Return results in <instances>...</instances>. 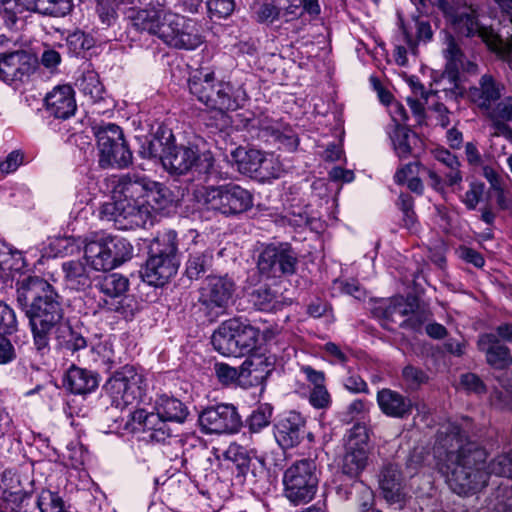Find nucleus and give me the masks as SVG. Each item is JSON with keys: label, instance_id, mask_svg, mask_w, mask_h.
Listing matches in <instances>:
<instances>
[{"label": "nucleus", "instance_id": "23", "mask_svg": "<svg viewBox=\"0 0 512 512\" xmlns=\"http://www.w3.org/2000/svg\"><path fill=\"white\" fill-rule=\"evenodd\" d=\"M376 399L382 413L389 417L403 419L412 413V400L392 389L379 390Z\"/></svg>", "mask_w": 512, "mask_h": 512}, {"label": "nucleus", "instance_id": "50", "mask_svg": "<svg viewBox=\"0 0 512 512\" xmlns=\"http://www.w3.org/2000/svg\"><path fill=\"white\" fill-rule=\"evenodd\" d=\"M272 407L265 404L255 409L248 418V426L252 432H259L270 424Z\"/></svg>", "mask_w": 512, "mask_h": 512}, {"label": "nucleus", "instance_id": "62", "mask_svg": "<svg viewBox=\"0 0 512 512\" xmlns=\"http://www.w3.org/2000/svg\"><path fill=\"white\" fill-rule=\"evenodd\" d=\"M483 193V185L471 184L463 197V203L468 210H475Z\"/></svg>", "mask_w": 512, "mask_h": 512}, {"label": "nucleus", "instance_id": "10", "mask_svg": "<svg viewBox=\"0 0 512 512\" xmlns=\"http://www.w3.org/2000/svg\"><path fill=\"white\" fill-rule=\"evenodd\" d=\"M318 483L319 473L314 459L298 460L284 472L285 495L295 505L311 501Z\"/></svg>", "mask_w": 512, "mask_h": 512}, {"label": "nucleus", "instance_id": "57", "mask_svg": "<svg viewBox=\"0 0 512 512\" xmlns=\"http://www.w3.org/2000/svg\"><path fill=\"white\" fill-rule=\"evenodd\" d=\"M309 401L313 407L323 409L329 406L331 398L325 386L320 385L314 386L310 393Z\"/></svg>", "mask_w": 512, "mask_h": 512}, {"label": "nucleus", "instance_id": "9", "mask_svg": "<svg viewBox=\"0 0 512 512\" xmlns=\"http://www.w3.org/2000/svg\"><path fill=\"white\" fill-rule=\"evenodd\" d=\"M96 288L103 294L98 306L108 312H115L130 320L139 311L140 305L134 295L126 294L129 281L126 277L113 273L103 276L96 283Z\"/></svg>", "mask_w": 512, "mask_h": 512}, {"label": "nucleus", "instance_id": "35", "mask_svg": "<svg viewBox=\"0 0 512 512\" xmlns=\"http://www.w3.org/2000/svg\"><path fill=\"white\" fill-rule=\"evenodd\" d=\"M56 340L58 345L71 353L78 352L87 347L86 338L76 328L66 323H61L56 328Z\"/></svg>", "mask_w": 512, "mask_h": 512}, {"label": "nucleus", "instance_id": "52", "mask_svg": "<svg viewBox=\"0 0 512 512\" xmlns=\"http://www.w3.org/2000/svg\"><path fill=\"white\" fill-rule=\"evenodd\" d=\"M439 84L443 85L442 89L435 91L436 94L443 93L444 98L446 100H457L460 97L464 96L465 90L459 84V74L455 77V79H443V75L439 81Z\"/></svg>", "mask_w": 512, "mask_h": 512}, {"label": "nucleus", "instance_id": "22", "mask_svg": "<svg viewBox=\"0 0 512 512\" xmlns=\"http://www.w3.org/2000/svg\"><path fill=\"white\" fill-rule=\"evenodd\" d=\"M454 25L457 31L466 37L478 35L488 48L492 50L498 47L501 36L492 29L480 26L474 11L461 12L455 16Z\"/></svg>", "mask_w": 512, "mask_h": 512}, {"label": "nucleus", "instance_id": "55", "mask_svg": "<svg viewBox=\"0 0 512 512\" xmlns=\"http://www.w3.org/2000/svg\"><path fill=\"white\" fill-rule=\"evenodd\" d=\"M208 11L219 18L229 16L234 10V0H207Z\"/></svg>", "mask_w": 512, "mask_h": 512}, {"label": "nucleus", "instance_id": "25", "mask_svg": "<svg viewBox=\"0 0 512 512\" xmlns=\"http://www.w3.org/2000/svg\"><path fill=\"white\" fill-rule=\"evenodd\" d=\"M262 366L267 368L265 372L268 375L271 372V368H269L270 364L267 363V358H263L259 355H252L247 357L242 363L241 372H239L237 368L225 363L215 364V372L220 382L228 384L237 380L240 375L244 374V372L251 375L254 372L264 371V369H261Z\"/></svg>", "mask_w": 512, "mask_h": 512}, {"label": "nucleus", "instance_id": "46", "mask_svg": "<svg viewBox=\"0 0 512 512\" xmlns=\"http://www.w3.org/2000/svg\"><path fill=\"white\" fill-rule=\"evenodd\" d=\"M77 86L84 95L89 96L93 101L102 98L103 86L99 81L98 75L94 72L83 74L77 80Z\"/></svg>", "mask_w": 512, "mask_h": 512}, {"label": "nucleus", "instance_id": "49", "mask_svg": "<svg viewBox=\"0 0 512 512\" xmlns=\"http://www.w3.org/2000/svg\"><path fill=\"white\" fill-rule=\"evenodd\" d=\"M282 170L278 159L271 154L263 153L260 167L257 168L255 177L260 179L279 178Z\"/></svg>", "mask_w": 512, "mask_h": 512}, {"label": "nucleus", "instance_id": "19", "mask_svg": "<svg viewBox=\"0 0 512 512\" xmlns=\"http://www.w3.org/2000/svg\"><path fill=\"white\" fill-rule=\"evenodd\" d=\"M179 265V259L149 254L141 276L149 285L163 286L176 275Z\"/></svg>", "mask_w": 512, "mask_h": 512}, {"label": "nucleus", "instance_id": "45", "mask_svg": "<svg viewBox=\"0 0 512 512\" xmlns=\"http://www.w3.org/2000/svg\"><path fill=\"white\" fill-rule=\"evenodd\" d=\"M352 491L355 493V502L359 512L375 511V498L373 490L363 481L355 480L352 484Z\"/></svg>", "mask_w": 512, "mask_h": 512}, {"label": "nucleus", "instance_id": "34", "mask_svg": "<svg viewBox=\"0 0 512 512\" xmlns=\"http://www.w3.org/2000/svg\"><path fill=\"white\" fill-rule=\"evenodd\" d=\"M235 327V346L234 357L249 355L257 345L259 331L251 326L236 319Z\"/></svg>", "mask_w": 512, "mask_h": 512}, {"label": "nucleus", "instance_id": "24", "mask_svg": "<svg viewBox=\"0 0 512 512\" xmlns=\"http://www.w3.org/2000/svg\"><path fill=\"white\" fill-rule=\"evenodd\" d=\"M64 280L68 288L85 291L95 281V270L82 260H71L62 264Z\"/></svg>", "mask_w": 512, "mask_h": 512}, {"label": "nucleus", "instance_id": "3", "mask_svg": "<svg viewBox=\"0 0 512 512\" xmlns=\"http://www.w3.org/2000/svg\"><path fill=\"white\" fill-rule=\"evenodd\" d=\"M128 18L137 30L157 35L173 48L194 50L203 42L194 21L167 11L159 0L143 9H131Z\"/></svg>", "mask_w": 512, "mask_h": 512}, {"label": "nucleus", "instance_id": "6", "mask_svg": "<svg viewBox=\"0 0 512 512\" xmlns=\"http://www.w3.org/2000/svg\"><path fill=\"white\" fill-rule=\"evenodd\" d=\"M162 165L171 174L196 173L204 182L220 178L210 151L200 152L197 146L175 145L166 140Z\"/></svg>", "mask_w": 512, "mask_h": 512}, {"label": "nucleus", "instance_id": "33", "mask_svg": "<svg viewBox=\"0 0 512 512\" xmlns=\"http://www.w3.org/2000/svg\"><path fill=\"white\" fill-rule=\"evenodd\" d=\"M353 445L355 444L346 445L341 470L343 474L351 478H358L368 464V450L355 448Z\"/></svg>", "mask_w": 512, "mask_h": 512}, {"label": "nucleus", "instance_id": "64", "mask_svg": "<svg viewBox=\"0 0 512 512\" xmlns=\"http://www.w3.org/2000/svg\"><path fill=\"white\" fill-rule=\"evenodd\" d=\"M61 62V55L53 48H46L41 57L40 63L49 70H54Z\"/></svg>", "mask_w": 512, "mask_h": 512}, {"label": "nucleus", "instance_id": "15", "mask_svg": "<svg viewBox=\"0 0 512 512\" xmlns=\"http://www.w3.org/2000/svg\"><path fill=\"white\" fill-rule=\"evenodd\" d=\"M199 424L208 434H233L242 426L241 417L232 404H218L204 409Z\"/></svg>", "mask_w": 512, "mask_h": 512}, {"label": "nucleus", "instance_id": "48", "mask_svg": "<svg viewBox=\"0 0 512 512\" xmlns=\"http://www.w3.org/2000/svg\"><path fill=\"white\" fill-rule=\"evenodd\" d=\"M17 331L18 321L15 311L0 301V336H11Z\"/></svg>", "mask_w": 512, "mask_h": 512}, {"label": "nucleus", "instance_id": "14", "mask_svg": "<svg viewBox=\"0 0 512 512\" xmlns=\"http://www.w3.org/2000/svg\"><path fill=\"white\" fill-rule=\"evenodd\" d=\"M100 217L113 222L119 230H133L145 226L149 219V210L139 201L112 199L101 206Z\"/></svg>", "mask_w": 512, "mask_h": 512}, {"label": "nucleus", "instance_id": "38", "mask_svg": "<svg viewBox=\"0 0 512 512\" xmlns=\"http://www.w3.org/2000/svg\"><path fill=\"white\" fill-rule=\"evenodd\" d=\"M445 41L446 48L443 53L447 64L443 72V79L447 78L453 80L458 75V71L463 65V53L451 34L445 35Z\"/></svg>", "mask_w": 512, "mask_h": 512}, {"label": "nucleus", "instance_id": "26", "mask_svg": "<svg viewBox=\"0 0 512 512\" xmlns=\"http://www.w3.org/2000/svg\"><path fill=\"white\" fill-rule=\"evenodd\" d=\"M379 485L383 497L390 504L401 503L404 500L403 478L397 465L390 463L383 467Z\"/></svg>", "mask_w": 512, "mask_h": 512}, {"label": "nucleus", "instance_id": "58", "mask_svg": "<svg viewBox=\"0 0 512 512\" xmlns=\"http://www.w3.org/2000/svg\"><path fill=\"white\" fill-rule=\"evenodd\" d=\"M24 156L19 150L10 152L5 160L0 162V172L2 174H10L15 172L23 163Z\"/></svg>", "mask_w": 512, "mask_h": 512}, {"label": "nucleus", "instance_id": "8", "mask_svg": "<svg viewBox=\"0 0 512 512\" xmlns=\"http://www.w3.org/2000/svg\"><path fill=\"white\" fill-rule=\"evenodd\" d=\"M101 168L124 169L132 164V152L120 126L106 123L94 128Z\"/></svg>", "mask_w": 512, "mask_h": 512}, {"label": "nucleus", "instance_id": "27", "mask_svg": "<svg viewBox=\"0 0 512 512\" xmlns=\"http://www.w3.org/2000/svg\"><path fill=\"white\" fill-rule=\"evenodd\" d=\"M64 383L71 393L85 395L97 389L99 375L92 370L73 365L67 371Z\"/></svg>", "mask_w": 512, "mask_h": 512}, {"label": "nucleus", "instance_id": "47", "mask_svg": "<svg viewBox=\"0 0 512 512\" xmlns=\"http://www.w3.org/2000/svg\"><path fill=\"white\" fill-rule=\"evenodd\" d=\"M165 149L166 143H163L161 139L157 137H145L140 140L138 154L143 159L159 158L162 161V155L164 154Z\"/></svg>", "mask_w": 512, "mask_h": 512}, {"label": "nucleus", "instance_id": "20", "mask_svg": "<svg viewBox=\"0 0 512 512\" xmlns=\"http://www.w3.org/2000/svg\"><path fill=\"white\" fill-rule=\"evenodd\" d=\"M477 348L484 353L487 364L495 369H506L512 364L510 349L494 333L479 335Z\"/></svg>", "mask_w": 512, "mask_h": 512}, {"label": "nucleus", "instance_id": "16", "mask_svg": "<svg viewBox=\"0 0 512 512\" xmlns=\"http://www.w3.org/2000/svg\"><path fill=\"white\" fill-rule=\"evenodd\" d=\"M34 69L35 59L25 50L0 53V79L7 84L24 82Z\"/></svg>", "mask_w": 512, "mask_h": 512}, {"label": "nucleus", "instance_id": "39", "mask_svg": "<svg viewBox=\"0 0 512 512\" xmlns=\"http://www.w3.org/2000/svg\"><path fill=\"white\" fill-rule=\"evenodd\" d=\"M213 253L209 249L191 252L186 263V275L189 279H199L212 266Z\"/></svg>", "mask_w": 512, "mask_h": 512}, {"label": "nucleus", "instance_id": "18", "mask_svg": "<svg viewBox=\"0 0 512 512\" xmlns=\"http://www.w3.org/2000/svg\"><path fill=\"white\" fill-rule=\"evenodd\" d=\"M305 419L300 413L290 411L281 417L274 426V437L283 449L300 444L305 435Z\"/></svg>", "mask_w": 512, "mask_h": 512}, {"label": "nucleus", "instance_id": "7", "mask_svg": "<svg viewBox=\"0 0 512 512\" xmlns=\"http://www.w3.org/2000/svg\"><path fill=\"white\" fill-rule=\"evenodd\" d=\"M198 201L208 210L225 216L243 213L253 205L251 193L234 183L206 186L200 191Z\"/></svg>", "mask_w": 512, "mask_h": 512}, {"label": "nucleus", "instance_id": "40", "mask_svg": "<svg viewBox=\"0 0 512 512\" xmlns=\"http://www.w3.org/2000/svg\"><path fill=\"white\" fill-rule=\"evenodd\" d=\"M262 155L263 153L259 150L243 148H238L233 153L239 172L253 177L256 175L257 168L260 167Z\"/></svg>", "mask_w": 512, "mask_h": 512}, {"label": "nucleus", "instance_id": "31", "mask_svg": "<svg viewBox=\"0 0 512 512\" xmlns=\"http://www.w3.org/2000/svg\"><path fill=\"white\" fill-rule=\"evenodd\" d=\"M143 424L144 430L151 431L150 438L156 442H165L172 436L173 430L169 425V420L154 415V413H145L137 411L133 417Z\"/></svg>", "mask_w": 512, "mask_h": 512}, {"label": "nucleus", "instance_id": "56", "mask_svg": "<svg viewBox=\"0 0 512 512\" xmlns=\"http://www.w3.org/2000/svg\"><path fill=\"white\" fill-rule=\"evenodd\" d=\"M5 10H10L14 15L24 12L36 13V0H2Z\"/></svg>", "mask_w": 512, "mask_h": 512}, {"label": "nucleus", "instance_id": "28", "mask_svg": "<svg viewBox=\"0 0 512 512\" xmlns=\"http://www.w3.org/2000/svg\"><path fill=\"white\" fill-rule=\"evenodd\" d=\"M84 260L95 271L112 270V258L104 236L97 237L85 244Z\"/></svg>", "mask_w": 512, "mask_h": 512}, {"label": "nucleus", "instance_id": "53", "mask_svg": "<svg viewBox=\"0 0 512 512\" xmlns=\"http://www.w3.org/2000/svg\"><path fill=\"white\" fill-rule=\"evenodd\" d=\"M368 440L369 434L367 427L364 424L356 423L348 432L346 445L354 443L355 448L368 450Z\"/></svg>", "mask_w": 512, "mask_h": 512}, {"label": "nucleus", "instance_id": "5", "mask_svg": "<svg viewBox=\"0 0 512 512\" xmlns=\"http://www.w3.org/2000/svg\"><path fill=\"white\" fill-rule=\"evenodd\" d=\"M505 85L491 74H483L477 83L466 92L467 99L483 115L489 118L499 130L509 127L512 121V97H502Z\"/></svg>", "mask_w": 512, "mask_h": 512}, {"label": "nucleus", "instance_id": "44", "mask_svg": "<svg viewBox=\"0 0 512 512\" xmlns=\"http://www.w3.org/2000/svg\"><path fill=\"white\" fill-rule=\"evenodd\" d=\"M415 137L411 131L401 124H395V129L391 134V140L394 150L398 157L406 158L411 154V138Z\"/></svg>", "mask_w": 512, "mask_h": 512}, {"label": "nucleus", "instance_id": "30", "mask_svg": "<svg viewBox=\"0 0 512 512\" xmlns=\"http://www.w3.org/2000/svg\"><path fill=\"white\" fill-rule=\"evenodd\" d=\"M155 410L154 415L170 422L183 423L188 416V409L180 400L165 394L156 399Z\"/></svg>", "mask_w": 512, "mask_h": 512}, {"label": "nucleus", "instance_id": "61", "mask_svg": "<svg viewBox=\"0 0 512 512\" xmlns=\"http://www.w3.org/2000/svg\"><path fill=\"white\" fill-rule=\"evenodd\" d=\"M256 14H257V20L259 22H270L271 23L280 17L281 8H278L277 6H275L271 3H264L259 7Z\"/></svg>", "mask_w": 512, "mask_h": 512}, {"label": "nucleus", "instance_id": "4", "mask_svg": "<svg viewBox=\"0 0 512 512\" xmlns=\"http://www.w3.org/2000/svg\"><path fill=\"white\" fill-rule=\"evenodd\" d=\"M188 88L207 108L220 112L235 111L247 100L242 86L219 81L213 72L195 71L188 80Z\"/></svg>", "mask_w": 512, "mask_h": 512}, {"label": "nucleus", "instance_id": "29", "mask_svg": "<svg viewBox=\"0 0 512 512\" xmlns=\"http://www.w3.org/2000/svg\"><path fill=\"white\" fill-rule=\"evenodd\" d=\"M249 302L260 311H278L287 304L286 299L277 290L268 285H260L249 293Z\"/></svg>", "mask_w": 512, "mask_h": 512}, {"label": "nucleus", "instance_id": "54", "mask_svg": "<svg viewBox=\"0 0 512 512\" xmlns=\"http://www.w3.org/2000/svg\"><path fill=\"white\" fill-rule=\"evenodd\" d=\"M67 43L70 49L76 54L92 47V39L81 31H76L70 34L67 38Z\"/></svg>", "mask_w": 512, "mask_h": 512}, {"label": "nucleus", "instance_id": "60", "mask_svg": "<svg viewBox=\"0 0 512 512\" xmlns=\"http://www.w3.org/2000/svg\"><path fill=\"white\" fill-rule=\"evenodd\" d=\"M366 410V402L361 399H356L347 406L346 411L343 412L342 420L345 422H351L361 417Z\"/></svg>", "mask_w": 512, "mask_h": 512}, {"label": "nucleus", "instance_id": "41", "mask_svg": "<svg viewBox=\"0 0 512 512\" xmlns=\"http://www.w3.org/2000/svg\"><path fill=\"white\" fill-rule=\"evenodd\" d=\"M402 32L408 47L413 53H416L417 43H427L433 38V30L429 21L421 20L419 18L414 19V28L416 31V37L413 38L411 32L402 24Z\"/></svg>", "mask_w": 512, "mask_h": 512}, {"label": "nucleus", "instance_id": "13", "mask_svg": "<svg viewBox=\"0 0 512 512\" xmlns=\"http://www.w3.org/2000/svg\"><path fill=\"white\" fill-rule=\"evenodd\" d=\"M297 265L298 255L288 243L265 246L257 259L259 273L267 278L291 276Z\"/></svg>", "mask_w": 512, "mask_h": 512}, {"label": "nucleus", "instance_id": "1", "mask_svg": "<svg viewBox=\"0 0 512 512\" xmlns=\"http://www.w3.org/2000/svg\"><path fill=\"white\" fill-rule=\"evenodd\" d=\"M439 472L446 478L451 490L458 495L480 491L487 485L490 474L512 478V451L494 458L484 470L485 452L468 442L459 428L439 434L434 447Z\"/></svg>", "mask_w": 512, "mask_h": 512}, {"label": "nucleus", "instance_id": "2", "mask_svg": "<svg viewBox=\"0 0 512 512\" xmlns=\"http://www.w3.org/2000/svg\"><path fill=\"white\" fill-rule=\"evenodd\" d=\"M17 302L25 312L36 350L49 347V334L64 319L63 298L45 279L27 276L17 282Z\"/></svg>", "mask_w": 512, "mask_h": 512}, {"label": "nucleus", "instance_id": "17", "mask_svg": "<svg viewBox=\"0 0 512 512\" xmlns=\"http://www.w3.org/2000/svg\"><path fill=\"white\" fill-rule=\"evenodd\" d=\"M112 199H139L147 197L156 200L152 186L154 182L136 173H127L120 176H113L111 179Z\"/></svg>", "mask_w": 512, "mask_h": 512}, {"label": "nucleus", "instance_id": "59", "mask_svg": "<svg viewBox=\"0 0 512 512\" xmlns=\"http://www.w3.org/2000/svg\"><path fill=\"white\" fill-rule=\"evenodd\" d=\"M97 12L103 24L110 26L116 20V9L110 0H99Z\"/></svg>", "mask_w": 512, "mask_h": 512}, {"label": "nucleus", "instance_id": "43", "mask_svg": "<svg viewBox=\"0 0 512 512\" xmlns=\"http://www.w3.org/2000/svg\"><path fill=\"white\" fill-rule=\"evenodd\" d=\"M72 0H36V14L46 17H64L72 10Z\"/></svg>", "mask_w": 512, "mask_h": 512}, {"label": "nucleus", "instance_id": "36", "mask_svg": "<svg viewBox=\"0 0 512 512\" xmlns=\"http://www.w3.org/2000/svg\"><path fill=\"white\" fill-rule=\"evenodd\" d=\"M417 308L415 298H405L403 296L394 297L385 307H378L376 312L385 320L395 322L396 316L405 317L414 314Z\"/></svg>", "mask_w": 512, "mask_h": 512}, {"label": "nucleus", "instance_id": "63", "mask_svg": "<svg viewBox=\"0 0 512 512\" xmlns=\"http://www.w3.org/2000/svg\"><path fill=\"white\" fill-rule=\"evenodd\" d=\"M343 384L352 393H368V385L359 375L347 376L343 380Z\"/></svg>", "mask_w": 512, "mask_h": 512}, {"label": "nucleus", "instance_id": "21", "mask_svg": "<svg viewBox=\"0 0 512 512\" xmlns=\"http://www.w3.org/2000/svg\"><path fill=\"white\" fill-rule=\"evenodd\" d=\"M47 112L58 119H68L74 115L77 106L74 90L69 85L55 87L45 97Z\"/></svg>", "mask_w": 512, "mask_h": 512}, {"label": "nucleus", "instance_id": "32", "mask_svg": "<svg viewBox=\"0 0 512 512\" xmlns=\"http://www.w3.org/2000/svg\"><path fill=\"white\" fill-rule=\"evenodd\" d=\"M235 325L236 319H229L223 322L212 334L211 343L215 350H217L222 355L234 357V352L236 351Z\"/></svg>", "mask_w": 512, "mask_h": 512}, {"label": "nucleus", "instance_id": "11", "mask_svg": "<svg viewBox=\"0 0 512 512\" xmlns=\"http://www.w3.org/2000/svg\"><path fill=\"white\" fill-rule=\"evenodd\" d=\"M104 389L112 405L122 410L143 398L146 384L143 375L135 367L125 365L112 374Z\"/></svg>", "mask_w": 512, "mask_h": 512}, {"label": "nucleus", "instance_id": "51", "mask_svg": "<svg viewBox=\"0 0 512 512\" xmlns=\"http://www.w3.org/2000/svg\"><path fill=\"white\" fill-rule=\"evenodd\" d=\"M402 377L405 385L410 390H417L428 381L427 374L422 369L412 365H407L403 368Z\"/></svg>", "mask_w": 512, "mask_h": 512}, {"label": "nucleus", "instance_id": "42", "mask_svg": "<svg viewBox=\"0 0 512 512\" xmlns=\"http://www.w3.org/2000/svg\"><path fill=\"white\" fill-rule=\"evenodd\" d=\"M105 240L112 258V269L131 258L133 247L125 238L106 236Z\"/></svg>", "mask_w": 512, "mask_h": 512}, {"label": "nucleus", "instance_id": "37", "mask_svg": "<svg viewBox=\"0 0 512 512\" xmlns=\"http://www.w3.org/2000/svg\"><path fill=\"white\" fill-rule=\"evenodd\" d=\"M148 253L151 255H158L161 257L179 259L177 255L178 242L177 233L173 230H167L159 233L150 242Z\"/></svg>", "mask_w": 512, "mask_h": 512}, {"label": "nucleus", "instance_id": "12", "mask_svg": "<svg viewBox=\"0 0 512 512\" xmlns=\"http://www.w3.org/2000/svg\"><path fill=\"white\" fill-rule=\"evenodd\" d=\"M234 292L235 283L227 276L207 277L199 289V308L214 321L226 312Z\"/></svg>", "mask_w": 512, "mask_h": 512}]
</instances>
